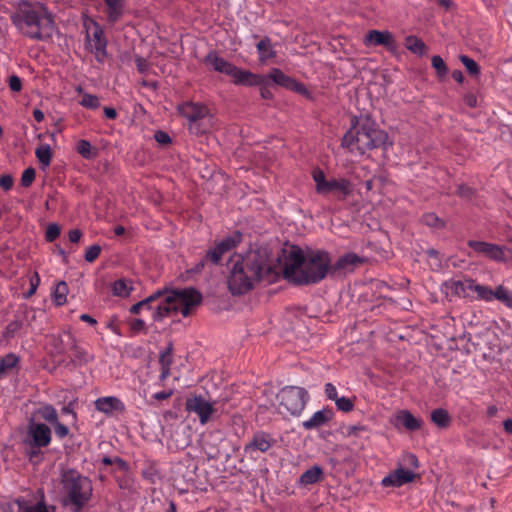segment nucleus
I'll list each match as a JSON object with an SVG mask.
<instances>
[{
	"label": "nucleus",
	"mask_w": 512,
	"mask_h": 512,
	"mask_svg": "<svg viewBox=\"0 0 512 512\" xmlns=\"http://www.w3.org/2000/svg\"><path fill=\"white\" fill-rule=\"evenodd\" d=\"M201 294L193 288L181 290H157L147 298L131 306L130 312L138 314L146 309L152 312V319L160 322L173 314L187 317L192 308L200 304Z\"/></svg>",
	"instance_id": "f257e3e1"
},
{
	"label": "nucleus",
	"mask_w": 512,
	"mask_h": 512,
	"mask_svg": "<svg viewBox=\"0 0 512 512\" xmlns=\"http://www.w3.org/2000/svg\"><path fill=\"white\" fill-rule=\"evenodd\" d=\"M330 268L331 260L327 252L304 254L301 249L293 248L285 260L283 275L296 285H309L323 280Z\"/></svg>",
	"instance_id": "f03ea898"
},
{
	"label": "nucleus",
	"mask_w": 512,
	"mask_h": 512,
	"mask_svg": "<svg viewBox=\"0 0 512 512\" xmlns=\"http://www.w3.org/2000/svg\"><path fill=\"white\" fill-rule=\"evenodd\" d=\"M11 21L22 35L31 40L46 41L55 31L52 15L40 2L20 1Z\"/></svg>",
	"instance_id": "7ed1b4c3"
},
{
	"label": "nucleus",
	"mask_w": 512,
	"mask_h": 512,
	"mask_svg": "<svg viewBox=\"0 0 512 512\" xmlns=\"http://www.w3.org/2000/svg\"><path fill=\"white\" fill-rule=\"evenodd\" d=\"M61 502L72 512H81L93 497L92 481L74 469H67L60 476Z\"/></svg>",
	"instance_id": "20e7f679"
},
{
	"label": "nucleus",
	"mask_w": 512,
	"mask_h": 512,
	"mask_svg": "<svg viewBox=\"0 0 512 512\" xmlns=\"http://www.w3.org/2000/svg\"><path fill=\"white\" fill-rule=\"evenodd\" d=\"M342 145L351 151L356 149L363 154L366 150L386 148L392 143H388V134L385 131L377 128L373 122L367 119L360 124L355 132L348 131L344 135Z\"/></svg>",
	"instance_id": "39448f33"
},
{
	"label": "nucleus",
	"mask_w": 512,
	"mask_h": 512,
	"mask_svg": "<svg viewBox=\"0 0 512 512\" xmlns=\"http://www.w3.org/2000/svg\"><path fill=\"white\" fill-rule=\"evenodd\" d=\"M52 431L48 425L36 422L33 418L29 420L26 431L22 438V445L25 455L30 461L38 463L42 460V449L50 445Z\"/></svg>",
	"instance_id": "423d86ee"
},
{
	"label": "nucleus",
	"mask_w": 512,
	"mask_h": 512,
	"mask_svg": "<svg viewBox=\"0 0 512 512\" xmlns=\"http://www.w3.org/2000/svg\"><path fill=\"white\" fill-rule=\"evenodd\" d=\"M238 257L243 262V267L248 270L250 277H253L256 282L275 280L277 272L267 248L250 249L244 256Z\"/></svg>",
	"instance_id": "0eeeda50"
},
{
	"label": "nucleus",
	"mask_w": 512,
	"mask_h": 512,
	"mask_svg": "<svg viewBox=\"0 0 512 512\" xmlns=\"http://www.w3.org/2000/svg\"><path fill=\"white\" fill-rule=\"evenodd\" d=\"M205 63L213 70L230 76L236 85L256 86L265 82L262 76L240 69L215 53L208 54Z\"/></svg>",
	"instance_id": "6e6552de"
},
{
	"label": "nucleus",
	"mask_w": 512,
	"mask_h": 512,
	"mask_svg": "<svg viewBox=\"0 0 512 512\" xmlns=\"http://www.w3.org/2000/svg\"><path fill=\"white\" fill-rule=\"evenodd\" d=\"M179 112L188 120V128L192 134H204L212 128L213 119L206 106L186 102L179 106Z\"/></svg>",
	"instance_id": "1a4fd4ad"
},
{
	"label": "nucleus",
	"mask_w": 512,
	"mask_h": 512,
	"mask_svg": "<svg viewBox=\"0 0 512 512\" xmlns=\"http://www.w3.org/2000/svg\"><path fill=\"white\" fill-rule=\"evenodd\" d=\"M55 349L59 354L71 353L70 361L77 366H82L93 360V355L87 349L79 345L74 335L64 331L55 338Z\"/></svg>",
	"instance_id": "9d476101"
},
{
	"label": "nucleus",
	"mask_w": 512,
	"mask_h": 512,
	"mask_svg": "<svg viewBox=\"0 0 512 512\" xmlns=\"http://www.w3.org/2000/svg\"><path fill=\"white\" fill-rule=\"evenodd\" d=\"M280 408L292 416H298L304 410L309 398L308 392L298 386H286L278 393Z\"/></svg>",
	"instance_id": "9b49d317"
},
{
	"label": "nucleus",
	"mask_w": 512,
	"mask_h": 512,
	"mask_svg": "<svg viewBox=\"0 0 512 512\" xmlns=\"http://www.w3.org/2000/svg\"><path fill=\"white\" fill-rule=\"evenodd\" d=\"M84 26L86 48L95 55L98 62L103 63L107 57V40L102 27L94 20H90Z\"/></svg>",
	"instance_id": "f8f14e48"
},
{
	"label": "nucleus",
	"mask_w": 512,
	"mask_h": 512,
	"mask_svg": "<svg viewBox=\"0 0 512 512\" xmlns=\"http://www.w3.org/2000/svg\"><path fill=\"white\" fill-rule=\"evenodd\" d=\"M231 271L228 278V287L232 294L240 295L252 289L256 282L253 277H250L248 270L243 267V262L237 256L231 260Z\"/></svg>",
	"instance_id": "ddd939ff"
},
{
	"label": "nucleus",
	"mask_w": 512,
	"mask_h": 512,
	"mask_svg": "<svg viewBox=\"0 0 512 512\" xmlns=\"http://www.w3.org/2000/svg\"><path fill=\"white\" fill-rule=\"evenodd\" d=\"M469 290L476 293V299L485 302H491L496 299L502 302L506 307L512 308V292L499 285L493 290L492 288L478 284L474 279L469 281Z\"/></svg>",
	"instance_id": "4468645a"
},
{
	"label": "nucleus",
	"mask_w": 512,
	"mask_h": 512,
	"mask_svg": "<svg viewBox=\"0 0 512 512\" xmlns=\"http://www.w3.org/2000/svg\"><path fill=\"white\" fill-rule=\"evenodd\" d=\"M186 410L198 415L200 422L205 424L214 413L212 403L205 400L202 396H193L186 400Z\"/></svg>",
	"instance_id": "2eb2a0df"
},
{
	"label": "nucleus",
	"mask_w": 512,
	"mask_h": 512,
	"mask_svg": "<svg viewBox=\"0 0 512 512\" xmlns=\"http://www.w3.org/2000/svg\"><path fill=\"white\" fill-rule=\"evenodd\" d=\"M363 43L367 47L371 46H384L389 51H394L397 48L393 34L387 30H370L365 35Z\"/></svg>",
	"instance_id": "dca6fc26"
},
{
	"label": "nucleus",
	"mask_w": 512,
	"mask_h": 512,
	"mask_svg": "<svg viewBox=\"0 0 512 512\" xmlns=\"http://www.w3.org/2000/svg\"><path fill=\"white\" fill-rule=\"evenodd\" d=\"M275 439L266 432H256L251 440L244 446V452L250 457H254L255 452L265 453L275 443Z\"/></svg>",
	"instance_id": "f3484780"
},
{
	"label": "nucleus",
	"mask_w": 512,
	"mask_h": 512,
	"mask_svg": "<svg viewBox=\"0 0 512 512\" xmlns=\"http://www.w3.org/2000/svg\"><path fill=\"white\" fill-rule=\"evenodd\" d=\"M467 244L480 256H484L494 261H502L504 259V250L497 244L476 240H469Z\"/></svg>",
	"instance_id": "a211bd4d"
},
{
	"label": "nucleus",
	"mask_w": 512,
	"mask_h": 512,
	"mask_svg": "<svg viewBox=\"0 0 512 512\" xmlns=\"http://www.w3.org/2000/svg\"><path fill=\"white\" fill-rule=\"evenodd\" d=\"M261 76L265 79V82L262 83L261 85H268L269 81H272L276 85H279V86H282L285 88L294 89L297 91H302L304 89L303 85L299 84L293 78L284 74L278 68H273L266 76H263V75H261Z\"/></svg>",
	"instance_id": "6ab92c4d"
},
{
	"label": "nucleus",
	"mask_w": 512,
	"mask_h": 512,
	"mask_svg": "<svg viewBox=\"0 0 512 512\" xmlns=\"http://www.w3.org/2000/svg\"><path fill=\"white\" fill-rule=\"evenodd\" d=\"M391 423L397 429L404 427L408 431L419 430L422 426V420L420 418H416L408 410L398 411L392 418Z\"/></svg>",
	"instance_id": "aec40b11"
},
{
	"label": "nucleus",
	"mask_w": 512,
	"mask_h": 512,
	"mask_svg": "<svg viewBox=\"0 0 512 512\" xmlns=\"http://www.w3.org/2000/svg\"><path fill=\"white\" fill-rule=\"evenodd\" d=\"M30 315L32 318L35 317V312L32 308L28 306L20 307L15 315V319L5 327L3 332L4 337L7 339L13 338Z\"/></svg>",
	"instance_id": "412c9836"
},
{
	"label": "nucleus",
	"mask_w": 512,
	"mask_h": 512,
	"mask_svg": "<svg viewBox=\"0 0 512 512\" xmlns=\"http://www.w3.org/2000/svg\"><path fill=\"white\" fill-rule=\"evenodd\" d=\"M416 477L413 471L404 468H398L382 479L384 487H400L406 483L412 482Z\"/></svg>",
	"instance_id": "4be33fe9"
},
{
	"label": "nucleus",
	"mask_w": 512,
	"mask_h": 512,
	"mask_svg": "<svg viewBox=\"0 0 512 512\" xmlns=\"http://www.w3.org/2000/svg\"><path fill=\"white\" fill-rule=\"evenodd\" d=\"M95 408L99 412L108 415L112 414L113 412H124L125 410L123 402L119 398L114 396L98 398L95 401Z\"/></svg>",
	"instance_id": "5701e85b"
},
{
	"label": "nucleus",
	"mask_w": 512,
	"mask_h": 512,
	"mask_svg": "<svg viewBox=\"0 0 512 512\" xmlns=\"http://www.w3.org/2000/svg\"><path fill=\"white\" fill-rule=\"evenodd\" d=\"M333 192H340L343 198L349 196L352 192V185L349 180L340 178H331L325 183L323 190L319 194H329Z\"/></svg>",
	"instance_id": "b1692460"
},
{
	"label": "nucleus",
	"mask_w": 512,
	"mask_h": 512,
	"mask_svg": "<svg viewBox=\"0 0 512 512\" xmlns=\"http://www.w3.org/2000/svg\"><path fill=\"white\" fill-rule=\"evenodd\" d=\"M334 416L332 409L324 408L315 412L308 420L302 423L306 430H312L327 424Z\"/></svg>",
	"instance_id": "393cba45"
},
{
	"label": "nucleus",
	"mask_w": 512,
	"mask_h": 512,
	"mask_svg": "<svg viewBox=\"0 0 512 512\" xmlns=\"http://www.w3.org/2000/svg\"><path fill=\"white\" fill-rule=\"evenodd\" d=\"M106 6L107 21L111 24L118 22L125 13L126 0H103Z\"/></svg>",
	"instance_id": "a878e982"
},
{
	"label": "nucleus",
	"mask_w": 512,
	"mask_h": 512,
	"mask_svg": "<svg viewBox=\"0 0 512 512\" xmlns=\"http://www.w3.org/2000/svg\"><path fill=\"white\" fill-rule=\"evenodd\" d=\"M257 52L259 55V61L266 63L267 61L276 57V50L269 37L262 38L256 45Z\"/></svg>",
	"instance_id": "bb28decb"
},
{
	"label": "nucleus",
	"mask_w": 512,
	"mask_h": 512,
	"mask_svg": "<svg viewBox=\"0 0 512 512\" xmlns=\"http://www.w3.org/2000/svg\"><path fill=\"white\" fill-rule=\"evenodd\" d=\"M469 281H472V278H465L464 280L450 279L444 283V286L452 295L468 297Z\"/></svg>",
	"instance_id": "cd10ccee"
},
{
	"label": "nucleus",
	"mask_w": 512,
	"mask_h": 512,
	"mask_svg": "<svg viewBox=\"0 0 512 512\" xmlns=\"http://www.w3.org/2000/svg\"><path fill=\"white\" fill-rule=\"evenodd\" d=\"M364 259L355 253H347L341 256L334 264L335 270H353L356 266L363 263Z\"/></svg>",
	"instance_id": "c85d7f7f"
},
{
	"label": "nucleus",
	"mask_w": 512,
	"mask_h": 512,
	"mask_svg": "<svg viewBox=\"0 0 512 512\" xmlns=\"http://www.w3.org/2000/svg\"><path fill=\"white\" fill-rule=\"evenodd\" d=\"M34 416L50 423L51 425L58 420L56 409L50 404H42L35 411Z\"/></svg>",
	"instance_id": "c756f323"
},
{
	"label": "nucleus",
	"mask_w": 512,
	"mask_h": 512,
	"mask_svg": "<svg viewBox=\"0 0 512 512\" xmlns=\"http://www.w3.org/2000/svg\"><path fill=\"white\" fill-rule=\"evenodd\" d=\"M19 357L14 353H8L0 358V379L12 372L18 365Z\"/></svg>",
	"instance_id": "7c9ffc66"
},
{
	"label": "nucleus",
	"mask_w": 512,
	"mask_h": 512,
	"mask_svg": "<svg viewBox=\"0 0 512 512\" xmlns=\"http://www.w3.org/2000/svg\"><path fill=\"white\" fill-rule=\"evenodd\" d=\"M323 475L321 467L315 465L306 470L300 477V483L303 485H311L317 483Z\"/></svg>",
	"instance_id": "2f4dec72"
},
{
	"label": "nucleus",
	"mask_w": 512,
	"mask_h": 512,
	"mask_svg": "<svg viewBox=\"0 0 512 512\" xmlns=\"http://www.w3.org/2000/svg\"><path fill=\"white\" fill-rule=\"evenodd\" d=\"M431 421L439 428H446L451 423V417L447 410L437 408L431 412Z\"/></svg>",
	"instance_id": "473e14b6"
},
{
	"label": "nucleus",
	"mask_w": 512,
	"mask_h": 512,
	"mask_svg": "<svg viewBox=\"0 0 512 512\" xmlns=\"http://www.w3.org/2000/svg\"><path fill=\"white\" fill-rule=\"evenodd\" d=\"M241 233L234 232L233 235L227 236L217 243V247L223 252V254L229 252L237 246L241 241Z\"/></svg>",
	"instance_id": "72a5a7b5"
},
{
	"label": "nucleus",
	"mask_w": 512,
	"mask_h": 512,
	"mask_svg": "<svg viewBox=\"0 0 512 512\" xmlns=\"http://www.w3.org/2000/svg\"><path fill=\"white\" fill-rule=\"evenodd\" d=\"M406 48L414 54L424 55L426 53L425 43L416 36H408L405 39Z\"/></svg>",
	"instance_id": "f704fd0d"
},
{
	"label": "nucleus",
	"mask_w": 512,
	"mask_h": 512,
	"mask_svg": "<svg viewBox=\"0 0 512 512\" xmlns=\"http://www.w3.org/2000/svg\"><path fill=\"white\" fill-rule=\"evenodd\" d=\"M68 294V286L66 282L60 281L56 284L53 291V300L57 306H62L66 303Z\"/></svg>",
	"instance_id": "c9c22d12"
},
{
	"label": "nucleus",
	"mask_w": 512,
	"mask_h": 512,
	"mask_svg": "<svg viewBox=\"0 0 512 512\" xmlns=\"http://www.w3.org/2000/svg\"><path fill=\"white\" fill-rule=\"evenodd\" d=\"M27 501L23 497H19L10 501L8 503L2 504L0 507V512H24Z\"/></svg>",
	"instance_id": "e433bc0d"
},
{
	"label": "nucleus",
	"mask_w": 512,
	"mask_h": 512,
	"mask_svg": "<svg viewBox=\"0 0 512 512\" xmlns=\"http://www.w3.org/2000/svg\"><path fill=\"white\" fill-rule=\"evenodd\" d=\"M77 152L85 159H93L97 155V151L87 140H80L77 143Z\"/></svg>",
	"instance_id": "4c0bfd02"
},
{
	"label": "nucleus",
	"mask_w": 512,
	"mask_h": 512,
	"mask_svg": "<svg viewBox=\"0 0 512 512\" xmlns=\"http://www.w3.org/2000/svg\"><path fill=\"white\" fill-rule=\"evenodd\" d=\"M35 155L41 165L44 167L50 165L52 153L49 145H42L38 147L35 151Z\"/></svg>",
	"instance_id": "58836bf2"
},
{
	"label": "nucleus",
	"mask_w": 512,
	"mask_h": 512,
	"mask_svg": "<svg viewBox=\"0 0 512 512\" xmlns=\"http://www.w3.org/2000/svg\"><path fill=\"white\" fill-rule=\"evenodd\" d=\"M131 282L120 279L114 282L113 293L120 297L128 296L132 290Z\"/></svg>",
	"instance_id": "ea45409f"
},
{
	"label": "nucleus",
	"mask_w": 512,
	"mask_h": 512,
	"mask_svg": "<svg viewBox=\"0 0 512 512\" xmlns=\"http://www.w3.org/2000/svg\"><path fill=\"white\" fill-rule=\"evenodd\" d=\"M431 64H432V67L436 70L438 77L446 76V74L448 72V68L441 56H439V55L433 56L431 59Z\"/></svg>",
	"instance_id": "a19ab883"
},
{
	"label": "nucleus",
	"mask_w": 512,
	"mask_h": 512,
	"mask_svg": "<svg viewBox=\"0 0 512 512\" xmlns=\"http://www.w3.org/2000/svg\"><path fill=\"white\" fill-rule=\"evenodd\" d=\"M460 61L465 66V68L467 69L469 74H471L473 76L479 75V73H480L479 65L472 58H470L466 55H461Z\"/></svg>",
	"instance_id": "79ce46f5"
},
{
	"label": "nucleus",
	"mask_w": 512,
	"mask_h": 512,
	"mask_svg": "<svg viewBox=\"0 0 512 512\" xmlns=\"http://www.w3.org/2000/svg\"><path fill=\"white\" fill-rule=\"evenodd\" d=\"M422 222L433 228H442L444 226L443 220H441L436 214L434 213H426L422 217Z\"/></svg>",
	"instance_id": "37998d69"
},
{
	"label": "nucleus",
	"mask_w": 512,
	"mask_h": 512,
	"mask_svg": "<svg viewBox=\"0 0 512 512\" xmlns=\"http://www.w3.org/2000/svg\"><path fill=\"white\" fill-rule=\"evenodd\" d=\"M80 104L86 108L97 109L100 106V101L96 95L83 93Z\"/></svg>",
	"instance_id": "c03bdc74"
},
{
	"label": "nucleus",
	"mask_w": 512,
	"mask_h": 512,
	"mask_svg": "<svg viewBox=\"0 0 512 512\" xmlns=\"http://www.w3.org/2000/svg\"><path fill=\"white\" fill-rule=\"evenodd\" d=\"M223 255V252L217 246H215L206 252L205 260L216 265L219 263Z\"/></svg>",
	"instance_id": "a18cd8bd"
},
{
	"label": "nucleus",
	"mask_w": 512,
	"mask_h": 512,
	"mask_svg": "<svg viewBox=\"0 0 512 512\" xmlns=\"http://www.w3.org/2000/svg\"><path fill=\"white\" fill-rule=\"evenodd\" d=\"M60 226L56 223H51L47 226L45 238L48 242H53L60 235Z\"/></svg>",
	"instance_id": "49530a36"
},
{
	"label": "nucleus",
	"mask_w": 512,
	"mask_h": 512,
	"mask_svg": "<svg viewBox=\"0 0 512 512\" xmlns=\"http://www.w3.org/2000/svg\"><path fill=\"white\" fill-rule=\"evenodd\" d=\"M35 175H36V172H35L34 168L29 167V168L25 169L21 176V185L23 187L31 186V184L35 180Z\"/></svg>",
	"instance_id": "de8ad7c7"
},
{
	"label": "nucleus",
	"mask_w": 512,
	"mask_h": 512,
	"mask_svg": "<svg viewBox=\"0 0 512 512\" xmlns=\"http://www.w3.org/2000/svg\"><path fill=\"white\" fill-rule=\"evenodd\" d=\"M129 327L132 330L133 333H146V325L144 320L139 318H133L128 321Z\"/></svg>",
	"instance_id": "09e8293b"
},
{
	"label": "nucleus",
	"mask_w": 512,
	"mask_h": 512,
	"mask_svg": "<svg viewBox=\"0 0 512 512\" xmlns=\"http://www.w3.org/2000/svg\"><path fill=\"white\" fill-rule=\"evenodd\" d=\"M313 180L316 184L317 193H320L321 190H323L325 183L327 182L324 172L320 169L314 170L313 171Z\"/></svg>",
	"instance_id": "8fccbe9b"
},
{
	"label": "nucleus",
	"mask_w": 512,
	"mask_h": 512,
	"mask_svg": "<svg viewBox=\"0 0 512 512\" xmlns=\"http://www.w3.org/2000/svg\"><path fill=\"white\" fill-rule=\"evenodd\" d=\"M334 402L337 408L343 412H350L354 406L351 399L346 397H338Z\"/></svg>",
	"instance_id": "3c124183"
},
{
	"label": "nucleus",
	"mask_w": 512,
	"mask_h": 512,
	"mask_svg": "<svg viewBox=\"0 0 512 512\" xmlns=\"http://www.w3.org/2000/svg\"><path fill=\"white\" fill-rule=\"evenodd\" d=\"M101 253V247L99 245H92L87 248L85 253V260L87 262L95 261Z\"/></svg>",
	"instance_id": "603ef678"
},
{
	"label": "nucleus",
	"mask_w": 512,
	"mask_h": 512,
	"mask_svg": "<svg viewBox=\"0 0 512 512\" xmlns=\"http://www.w3.org/2000/svg\"><path fill=\"white\" fill-rule=\"evenodd\" d=\"M24 512H49L48 507L43 501L37 502L35 504L27 501L26 508Z\"/></svg>",
	"instance_id": "864d4df0"
},
{
	"label": "nucleus",
	"mask_w": 512,
	"mask_h": 512,
	"mask_svg": "<svg viewBox=\"0 0 512 512\" xmlns=\"http://www.w3.org/2000/svg\"><path fill=\"white\" fill-rule=\"evenodd\" d=\"M457 194L464 199L471 200L475 196V190L466 185H459Z\"/></svg>",
	"instance_id": "5fc2aeb1"
},
{
	"label": "nucleus",
	"mask_w": 512,
	"mask_h": 512,
	"mask_svg": "<svg viewBox=\"0 0 512 512\" xmlns=\"http://www.w3.org/2000/svg\"><path fill=\"white\" fill-rule=\"evenodd\" d=\"M52 425L54 427V431L57 437L63 439L66 436H68L69 428L66 425L59 422V420H57V422H54Z\"/></svg>",
	"instance_id": "6e6d98bb"
},
{
	"label": "nucleus",
	"mask_w": 512,
	"mask_h": 512,
	"mask_svg": "<svg viewBox=\"0 0 512 512\" xmlns=\"http://www.w3.org/2000/svg\"><path fill=\"white\" fill-rule=\"evenodd\" d=\"M8 85L13 92H20L22 89V81L17 75H11L9 77Z\"/></svg>",
	"instance_id": "4d7b16f0"
},
{
	"label": "nucleus",
	"mask_w": 512,
	"mask_h": 512,
	"mask_svg": "<svg viewBox=\"0 0 512 512\" xmlns=\"http://www.w3.org/2000/svg\"><path fill=\"white\" fill-rule=\"evenodd\" d=\"M40 283V277L37 272L34 273L33 277L30 280V288L26 293V298L31 297L37 290V287Z\"/></svg>",
	"instance_id": "13d9d810"
},
{
	"label": "nucleus",
	"mask_w": 512,
	"mask_h": 512,
	"mask_svg": "<svg viewBox=\"0 0 512 512\" xmlns=\"http://www.w3.org/2000/svg\"><path fill=\"white\" fill-rule=\"evenodd\" d=\"M154 138L161 145H167L171 142V137L166 132L161 130L155 132Z\"/></svg>",
	"instance_id": "bf43d9fd"
},
{
	"label": "nucleus",
	"mask_w": 512,
	"mask_h": 512,
	"mask_svg": "<svg viewBox=\"0 0 512 512\" xmlns=\"http://www.w3.org/2000/svg\"><path fill=\"white\" fill-rule=\"evenodd\" d=\"M13 183H14L13 177L9 174H5L0 177V186L5 191L10 190L13 186Z\"/></svg>",
	"instance_id": "052dcab7"
},
{
	"label": "nucleus",
	"mask_w": 512,
	"mask_h": 512,
	"mask_svg": "<svg viewBox=\"0 0 512 512\" xmlns=\"http://www.w3.org/2000/svg\"><path fill=\"white\" fill-rule=\"evenodd\" d=\"M325 394L328 399L335 401L338 398L337 389L332 383L325 385Z\"/></svg>",
	"instance_id": "680f3d73"
},
{
	"label": "nucleus",
	"mask_w": 512,
	"mask_h": 512,
	"mask_svg": "<svg viewBox=\"0 0 512 512\" xmlns=\"http://www.w3.org/2000/svg\"><path fill=\"white\" fill-rule=\"evenodd\" d=\"M136 67L140 73H145L148 70V63L142 57H137L135 59Z\"/></svg>",
	"instance_id": "e2e57ef3"
},
{
	"label": "nucleus",
	"mask_w": 512,
	"mask_h": 512,
	"mask_svg": "<svg viewBox=\"0 0 512 512\" xmlns=\"http://www.w3.org/2000/svg\"><path fill=\"white\" fill-rule=\"evenodd\" d=\"M68 237L72 243H77L82 237V232L79 229L70 230Z\"/></svg>",
	"instance_id": "0e129e2a"
},
{
	"label": "nucleus",
	"mask_w": 512,
	"mask_h": 512,
	"mask_svg": "<svg viewBox=\"0 0 512 512\" xmlns=\"http://www.w3.org/2000/svg\"><path fill=\"white\" fill-rule=\"evenodd\" d=\"M404 461L413 468H418L419 466L418 459L414 454H406L404 456Z\"/></svg>",
	"instance_id": "69168bd1"
},
{
	"label": "nucleus",
	"mask_w": 512,
	"mask_h": 512,
	"mask_svg": "<svg viewBox=\"0 0 512 512\" xmlns=\"http://www.w3.org/2000/svg\"><path fill=\"white\" fill-rule=\"evenodd\" d=\"M113 464L117 465L118 469L121 471H126L128 469V464L120 457L113 458Z\"/></svg>",
	"instance_id": "338daca9"
},
{
	"label": "nucleus",
	"mask_w": 512,
	"mask_h": 512,
	"mask_svg": "<svg viewBox=\"0 0 512 512\" xmlns=\"http://www.w3.org/2000/svg\"><path fill=\"white\" fill-rule=\"evenodd\" d=\"M172 395V391L169 390V391H161V392H157L153 395V398L155 400H166L168 399L170 396Z\"/></svg>",
	"instance_id": "774afa93"
}]
</instances>
